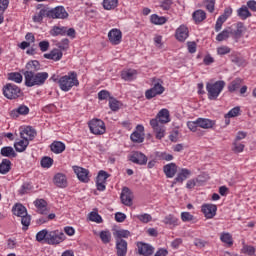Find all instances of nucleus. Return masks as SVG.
Instances as JSON below:
<instances>
[{"mask_svg": "<svg viewBox=\"0 0 256 256\" xmlns=\"http://www.w3.org/2000/svg\"><path fill=\"white\" fill-rule=\"evenodd\" d=\"M58 85L61 91L65 93L71 91L73 87H78L79 79H77V72H69L67 75L60 77Z\"/></svg>", "mask_w": 256, "mask_h": 256, "instance_id": "obj_3", "label": "nucleus"}, {"mask_svg": "<svg viewBox=\"0 0 256 256\" xmlns=\"http://www.w3.org/2000/svg\"><path fill=\"white\" fill-rule=\"evenodd\" d=\"M118 0H103V7L106 11H111L117 7Z\"/></svg>", "mask_w": 256, "mask_h": 256, "instance_id": "obj_45", "label": "nucleus"}, {"mask_svg": "<svg viewBox=\"0 0 256 256\" xmlns=\"http://www.w3.org/2000/svg\"><path fill=\"white\" fill-rule=\"evenodd\" d=\"M190 175H191L190 170L187 168H183L175 177L174 183H183V181H186V179H189Z\"/></svg>", "mask_w": 256, "mask_h": 256, "instance_id": "obj_27", "label": "nucleus"}, {"mask_svg": "<svg viewBox=\"0 0 256 256\" xmlns=\"http://www.w3.org/2000/svg\"><path fill=\"white\" fill-rule=\"evenodd\" d=\"M8 79L14 81V83H21L23 81V76L19 72H12L8 75Z\"/></svg>", "mask_w": 256, "mask_h": 256, "instance_id": "obj_47", "label": "nucleus"}, {"mask_svg": "<svg viewBox=\"0 0 256 256\" xmlns=\"http://www.w3.org/2000/svg\"><path fill=\"white\" fill-rule=\"evenodd\" d=\"M175 37L177 41L183 43L189 37V29L185 25H181L178 29H176Z\"/></svg>", "mask_w": 256, "mask_h": 256, "instance_id": "obj_21", "label": "nucleus"}, {"mask_svg": "<svg viewBox=\"0 0 256 256\" xmlns=\"http://www.w3.org/2000/svg\"><path fill=\"white\" fill-rule=\"evenodd\" d=\"M239 87H241V79L237 78L230 83V85L228 86V90L230 91V93H233V92L237 91V89H239Z\"/></svg>", "mask_w": 256, "mask_h": 256, "instance_id": "obj_48", "label": "nucleus"}, {"mask_svg": "<svg viewBox=\"0 0 256 256\" xmlns=\"http://www.w3.org/2000/svg\"><path fill=\"white\" fill-rule=\"evenodd\" d=\"M129 159L132 163H135L136 165H147V157L142 152L136 151L132 153Z\"/></svg>", "mask_w": 256, "mask_h": 256, "instance_id": "obj_17", "label": "nucleus"}, {"mask_svg": "<svg viewBox=\"0 0 256 256\" xmlns=\"http://www.w3.org/2000/svg\"><path fill=\"white\" fill-rule=\"evenodd\" d=\"M150 21L154 25H165V23H167V18L159 16L157 14H153L150 18Z\"/></svg>", "mask_w": 256, "mask_h": 256, "instance_id": "obj_41", "label": "nucleus"}, {"mask_svg": "<svg viewBox=\"0 0 256 256\" xmlns=\"http://www.w3.org/2000/svg\"><path fill=\"white\" fill-rule=\"evenodd\" d=\"M163 223L165 225H171L172 227H177L179 225V219L175 217L173 214L165 216Z\"/></svg>", "mask_w": 256, "mask_h": 256, "instance_id": "obj_40", "label": "nucleus"}, {"mask_svg": "<svg viewBox=\"0 0 256 256\" xmlns=\"http://www.w3.org/2000/svg\"><path fill=\"white\" fill-rule=\"evenodd\" d=\"M0 154L2 155V157H17V153L11 146H5L1 148Z\"/></svg>", "mask_w": 256, "mask_h": 256, "instance_id": "obj_37", "label": "nucleus"}, {"mask_svg": "<svg viewBox=\"0 0 256 256\" xmlns=\"http://www.w3.org/2000/svg\"><path fill=\"white\" fill-rule=\"evenodd\" d=\"M59 51H67L69 49V39L64 38L56 44Z\"/></svg>", "mask_w": 256, "mask_h": 256, "instance_id": "obj_52", "label": "nucleus"}, {"mask_svg": "<svg viewBox=\"0 0 256 256\" xmlns=\"http://www.w3.org/2000/svg\"><path fill=\"white\" fill-rule=\"evenodd\" d=\"M67 237L65 236V233L60 230H52L48 231V237L46 238V243L48 245H59L65 241Z\"/></svg>", "mask_w": 256, "mask_h": 256, "instance_id": "obj_8", "label": "nucleus"}, {"mask_svg": "<svg viewBox=\"0 0 256 256\" xmlns=\"http://www.w3.org/2000/svg\"><path fill=\"white\" fill-rule=\"evenodd\" d=\"M143 131H145V127L143 125H137L136 131H134L130 135V139L133 143H143L145 141V137L143 136Z\"/></svg>", "mask_w": 256, "mask_h": 256, "instance_id": "obj_15", "label": "nucleus"}, {"mask_svg": "<svg viewBox=\"0 0 256 256\" xmlns=\"http://www.w3.org/2000/svg\"><path fill=\"white\" fill-rule=\"evenodd\" d=\"M195 23H201L202 21H205L207 19V13L203 10H196L192 15Z\"/></svg>", "mask_w": 256, "mask_h": 256, "instance_id": "obj_38", "label": "nucleus"}, {"mask_svg": "<svg viewBox=\"0 0 256 256\" xmlns=\"http://www.w3.org/2000/svg\"><path fill=\"white\" fill-rule=\"evenodd\" d=\"M152 120H156L159 125H167V123L171 122L169 111L165 108L161 109Z\"/></svg>", "mask_w": 256, "mask_h": 256, "instance_id": "obj_14", "label": "nucleus"}, {"mask_svg": "<svg viewBox=\"0 0 256 256\" xmlns=\"http://www.w3.org/2000/svg\"><path fill=\"white\" fill-rule=\"evenodd\" d=\"M198 127L201 129H213L215 127V120L209 118H198Z\"/></svg>", "mask_w": 256, "mask_h": 256, "instance_id": "obj_26", "label": "nucleus"}, {"mask_svg": "<svg viewBox=\"0 0 256 256\" xmlns=\"http://www.w3.org/2000/svg\"><path fill=\"white\" fill-rule=\"evenodd\" d=\"M237 15L242 21H245L246 19H249V17H252L253 14H251L247 5H242L237 10Z\"/></svg>", "mask_w": 256, "mask_h": 256, "instance_id": "obj_28", "label": "nucleus"}, {"mask_svg": "<svg viewBox=\"0 0 256 256\" xmlns=\"http://www.w3.org/2000/svg\"><path fill=\"white\" fill-rule=\"evenodd\" d=\"M27 147H29V140L22 139L14 143V148L18 153H23Z\"/></svg>", "mask_w": 256, "mask_h": 256, "instance_id": "obj_34", "label": "nucleus"}, {"mask_svg": "<svg viewBox=\"0 0 256 256\" xmlns=\"http://www.w3.org/2000/svg\"><path fill=\"white\" fill-rule=\"evenodd\" d=\"M138 253L143 256H152L155 253V248L151 246V244H147L145 242H138Z\"/></svg>", "mask_w": 256, "mask_h": 256, "instance_id": "obj_13", "label": "nucleus"}, {"mask_svg": "<svg viewBox=\"0 0 256 256\" xmlns=\"http://www.w3.org/2000/svg\"><path fill=\"white\" fill-rule=\"evenodd\" d=\"M220 241L229 246L233 245V237L229 233H222L220 236Z\"/></svg>", "mask_w": 256, "mask_h": 256, "instance_id": "obj_50", "label": "nucleus"}, {"mask_svg": "<svg viewBox=\"0 0 256 256\" xmlns=\"http://www.w3.org/2000/svg\"><path fill=\"white\" fill-rule=\"evenodd\" d=\"M37 135V132L33 127L27 126L22 131H20V137L21 139H25L26 141H33L35 139V136Z\"/></svg>", "mask_w": 256, "mask_h": 256, "instance_id": "obj_20", "label": "nucleus"}, {"mask_svg": "<svg viewBox=\"0 0 256 256\" xmlns=\"http://www.w3.org/2000/svg\"><path fill=\"white\" fill-rule=\"evenodd\" d=\"M33 186L29 182H25L22 184L21 188L19 189L20 195H26V193H31Z\"/></svg>", "mask_w": 256, "mask_h": 256, "instance_id": "obj_51", "label": "nucleus"}, {"mask_svg": "<svg viewBox=\"0 0 256 256\" xmlns=\"http://www.w3.org/2000/svg\"><path fill=\"white\" fill-rule=\"evenodd\" d=\"M150 125L153 129L156 139L161 140V139H163V137H165L167 128H165L164 124H159V122H157V120H150Z\"/></svg>", "mask_w": 256, "mask_h": 256, "instance_id": "obj_10", "label": "nucleus"}, {"mask_svg": "<svg viewBox=\"0 0 256 256\" xmlns=\"http://www.w3.org/2000/svg\"><path fill=\"white\" fill-rule=\"evenodd\" d=\"M3 95L6 99L13 101L15 99H19V97H23V91L21 88L15 84L8 83L6 84L3 89Z\"/></svg>", "mask_w": 256, "mask_h": 256, "instance_id": "obj_6", "label": "nucleus"}, {"mask_svg": "<svg viewBox=\"0 0 256 256\" xmlns=\"http://www.w3.org/2000/svg\"><path fill=\"white\" fill-rule=\"evenodd\" d=\"M231 35H233L231 28H226L216 36V41H226Z\"/></svg>", "mask_w": 256, "mask_h": 256, "instance_id": "obj_39", "label": "nucleus"}, {"mask_svg": "<svg viewBox=\"0 0 256 256\" xmlns=\"http://www.w3.org/2000/svg\"><path fill=\"white\" fill-rule=\"evenodd\" d=\"M48 19H67L69 13L65 10L63 6H57L55 8H43L38 13H36L32 19L34 23H43V18Z\"/></svg>", "mask_w": 256, "mask_h": 256, "instance_id": "obj_1", "label": "nucleus"}, {"mask_svg": "<svg viewBox=\"0 0 256 256\" xmlns=\"http://www.w3.org/2000/svg\"><path fill=\"white\" fill-rule=\"evenodd\" d=\"M48 237H49V231L47 229H43L36 234V241H38V243H43V241L47 243Z\"/></svg>", "mask_w": 256, "mask_h": 256, "instance_id": "obj_43", "label": "nucleus"}, {"mask_svg": "<svg viewBox=\"0 0 256 256\" xmlns=\"http://www.w3.org/2000/svg\"><path fill=\"white\" fill-rule=\"evenodd\" d=\"M50 35H52V37H58V35L65 37V35H67V27L54 26L50 31Z\"/></svg>", "mask_w": 256, "mask_h": 256, "instance_id": "obj_31", "label": "nucleus"}, {"mask_svg": "<svg viewBox=\"0 0 256 256\" xmlns=\"http://www.w3.org/2000/svg\"><path fill=\"white\" fill-rule=\"evenodd\" d=\"M89 129L93 135H103L107 131L105 122L101 119H93L89 123Z\"/></svg>", "mask_w": 256, "mask_h": 256, "instance_id": "obj_9", "label": "nucleus"}, {"mask_svg": "<svg viewBox=\"0 0 256 256\" xmlns=\"http://www.w3.org/2000/svg\"><path fill=\"white\" fill-rule=\"evenodd\" d=\"M225 89V81L219 80L214 83L206 84V91L208 93V99L210 101H216L217 97L221 95V92Z\"/></svg>", "mask_w": 256, "mask_h": 256, "instance_id": "obj_5", "label": "nucleus"}, {"mask_svg": "<svg viewBox=\"0 0 256 256\" xmlns=\"http://www.w3.org/2000/svg\"><path fill=\"white\" fill-rule=\"evenodd\" d=\"M53 183L60 189L67 187V176L63 173H57L53 178Z\"/></svg>", "mask_w": 256, "mask_h": 256, "instance_id": "obj_22", "label": "nucleus"}, {"mask_svg": "<svg viewBox=\"0 0 256 256\" xmlns=\"http://www.w3.org/2000/svg\"><path fill=\"white\" fill-rule=\"evenodd\" d=\"M204 5L209 13H213V11H215V0H205Z\"/></svg>", "mask_w": 256, "mask_h": 256, "instance_id": "obj_57", "label": "nucleus"}, {"mask_svg": "<svg viewBox=\"0 0 256 256\" xmlns=\"http://www.w3.org/2000/svg\"><path fill=\"white\" fill-rule=\"evenodd\" d=\"M195 179H196L197 187H201V186L205 185V183H207V179H209V177L200 175Z\"/></svg>", "mask_w": 256, "mask_h": 256, "instance_id": "obj_64", "label": "nucleus"}, {"mask_svg": "<svg viewBox=\"0 0 256 256\" xmlns=\"http://www.w3.org/2000/svg\"><path fill=\"white\" fill-rule=\"evenodd\" d=\"M26 69V71H31V73H35V71H41V64L37 60H32L26 64Z\"/></svg>", "mask_w": 256, "mask_h": 256, "instance_id": "obj_36", "label": "nucleus"}, {"mask_svg": "<svg viewBox=\"0 0 256 256\" xmlns=\"http://www.w3.org/2000/svg\"><path fill=\"white\" fill-rule=\"evenodd\" d=\"M194 219V216L189 213V212H182L181 213V220L184 222V223H187L189 221H193Z\"/></svg>", "mask_w": 256, "mask_h": 256, "instance_id": "obj_61", "label": "nucleus"}, {"mask_svg": "<svg viewBox=\"0 0 256 256\" xmlns=\"http://www.w3.org/2000/svg\"><path fill=\"white\" fill-rule=\"evenodd\" d=\"M122 37H123V34L119 29H112L108 33V39L110 43H112V45H119V43H121Z\"/></svg>", "mask_w": 256, "mask_h": 256, "instance_id": "obj_18", "label": "nucleus"}, {"mask_svg": "<svg viewBox=\"0 0 256 256\" xmlns=\"http://www.w3.org/2000/svg\"><path fill=\"white\" fill-rule=\"evenodd\" d=\"M116 255L125 256L127 255V242L123 239H116Z\"/></svg>", "mask_w": 256, "mask_h": 256, "instance_id": "obj_23", "label": "nucleus"}, {"mask_svg": "<svg viewBox=\"0 0 256 256\" xmlns=\"http://www.w3.org/2000/svg\"><path fill=\"white\" fill-rule=\"evenodd\" d=\"M99 237L102 241V243H104V245H107V243H111V232L109 230H102L99 233Z\"/></svg>", "mask_w": 256, "mask_h": 256, "instance_id": "obj_42", "label": "nucleus"}, {"mask_svg": "<svg viewBox=\"0 0 256 256\" xmlns=\"http://www.w3.org/2000/svg\"><path fill=\"white\" fill-rule=\"evenodd\" d=\"M53 165V158L45 156L41 159V167L44 169H49Z\"/></svg>", "mask_w": 256, "mask_h": 256, "instance_id": "obj_49", "label": "nucleus"}, {"mask_svg": "<svg viewBox=\"0 0 256 256\" xmlns=\"http://www.w3.org/2000/svg\"><path fill=\"white\" fill-rule=\"evenodd\" d=\"M20 115H29V107L27 105L21 104L10 112L12 119H17Z\"/></svg>", "mask_w": 256, "mask_h": 256, "instance_id": "obj_19", "label": "nucleus"}, {"mask_svg": "<svg viewBox=\"0 0 256 256\" xmlns=\"http://www.w3.org/2000/svg\"><path fill=\"white\" fill-rule=\"evenodd\" d=\"M240 115H241V108L239 106H236L232 108L227 114H225V119L239 117Z\"/></svg>", "mask_w": 256, "mask_h": 256, "instance_id": "obj_44", "label": "nucleus"}, {"mask_svg": "<svg viewBox=\"0 0 256 256\" xmlns=\"http://www.w3.org/2000/svg\"><path fill=\"white\" fill-rule=\"evenodd\" d=\"M24 79L26 87H35L45 85V81L49 79V73L47 72H31L25 71L24 72Z\"/></svg>", "mask_w": 256, "mask_h": 256, "instance_id": "obj_2", "label": "nucleus"}, {"mask_svg": "<svg viewBox=\"0 0 256 256\" xmlns=\"http://www.w3.org/2000/svg\"><path fill=\"white\" fill-rule=\"evenodd\" d=\"M109 177V173L105 172L104 170H100L97 175L96 181L98 183H107V179H109Z\"/></svg>", "mask_w": 256, "mask_h": 256, "instance_id": "obj_46", "label": "nucleus"}, {"mask_svg": "<svg viewBox=\"0 0 256 256\" xmlns=\"http://www.w3.org/2000/svg\"><path fill=\"white\" fill-rule=\"evenodd\" d=\"M163 171L168 179H173L177 174V164L169 163L163 167Z\"/></svg>", "mask_w": 256, "mask_h": 256, "instance_id": "obj_24", "label": "nucleus"}, {"mask_svg": "<svg viewBox=\"0 0 256 256\" xmlns=\"http://www.w3.org/2000/svg\"><path fill=\"white\" fill-rule=\"evenodd\" d=\"M35 207H37L41 215L47 214V202L44 199H38L34 202Z\"/></svg>", "mask_w": 256, "mask_h": 256, "instance_id": "obj_33", "label": "nucleus"}, {"mask_svg": "<svg viewBox=\"0 0 256 256\" xmlns=\"http://www.w3.org/2000/svg\"><path fill=\"white\" fill-rule=\"evenodd\" d=\"M121 77L124 81H133L137 77V70L128 69L121 73Z\"/></svg>", "mask_w": 256, "mask_h": 256, "instance_id": "obj_30", "label": "nucleus"}, {"mask_svg": "<svg viewBox=\"0 0 256 256\" xmlns=\"http://www.w3.org/2000/svg\"><path fill=\"white\" fill-rule=\"evenodd\" d=\"M206 219H213L217 215V205L215 204H204L201 209Z\"/></svg>", "mask_w": 256, "mask_h": 256, "instance_id": "obj_16", "label": "nucleus"}, {"mask_svg": "<svg viewBox=\"0 0 256 256\" xmlns=\"http://www.w3.org/2000/svg\"><path fill=\"white\" fill-rule=\"evenodd\" d=\"M63 58V52L59 49H53L51 52L44 54V59H50L52 61H61Z\"/></svg>", "mask_w": 256, "mask_h": 256, "instance_id": "obj_25", "label": "nucleus"}, {"mask_svg": "<svg viewBox=\"0 0 256 256\" xmlns=\"http://www.w3.org/2000/svg\"><path fill=\"white\" fill-rule=\"evenodd\" d=\"M245 31H246L245 24H243V22H238L236 25V31L232 32V35H234V39L236 40L241 39Z\"/></svg>", "mask_w": 256, "mask_h": 256, "instance_id": "obj_32", "label": "nucleus"}, {"mask_svg": "<svg viewBox=\"0 0 256 256\" xmlns=\"http://www.w3.org/2000/svg\"><path fill=\"white\" fill-rule=\"evenodd\" d=\"M244 149L245 145H243L242 143L237 142V140L233 142L232 151H234V153H243Z\"/></svg>", "mask_w": 256, "mask_h": 256, "instance_id": "obj_55", "label": "nucleus"}, {"mask_svg": "<svg viewBox=\"0 0 256 256\" xmlns=\"http://www.w3.org/2000/svg\"><path fill=\"white\" fill-rule=\"evenodd\" d=\"M120 199L123 205H126V207H131V205H133V192H131V189L124 187L122 189Z\"/></svg>", "mask_w": 256, "mask_h": 256, "instance_id": "obj_12", "label": "nucleus"}, {"mask_svg": "<svg viewBox=\"0 0 256 256\" xmlns=\"http://www.w3.org/2000/svg\"><path fill=\"white\" fill-rule=\"evenodd\" d=\"M73 171L75 175H77L81 183H89L90 176H89V171L87 169L79 166H73Z\"/></svg>", "mask_w": 256, "mask_h": 256, "instance_id": "obj_11", "label": "nucleus"}, {"mask_svg": "<svg viewBox=\"0 0 256 256\" xmlns=\"http://www.w3.org/2000/svg\"><path fill=\"white\" fill-rule=\"evenodd\" d=\"M109 107L111 111H119V101L113 97H110Z\"/></svg>", "mask_w": 256, "mask_h": 256, "instance_id": "obj_56", "label": "nucleus"}, {"mask_svg": "<svg viewBox=\"0 0 256 256\" xmlns=\"http://www.w3.org/2000/svg\"><path fill=\"white\" fill-rule=\"evenodd\" d=\"M12 211L16 217H21V223L23 225V231H27L29 229V225H31V216L27 214V208L22 204H16Z\"/></svg>", "mask_w": 256, "mask_h": 256, "instance_id": "obj_4", "label": "nucleus"}, {"mask_svg": "<svg viewBox=\"0 0 256 256\" xmlns=\"http://www.w3.org/2000/svg\"><path fill=\"white\" fill-rule=\"evenodd\" d=\"M11 171V160L3 159L0 163V173L1 175H7Z\"/></svg>", "mask_w": 256, "mask_h": 256, "instance_id": "obj_35", "label": "nucleus"}, {"mask_svg": "<svg viewBox=\"0 0 256 256\" xmlns=\"http://www.w3.org/2000/svg\"><path fill=\"white\" fill-rule=\"evenodd\" d=\"M187 127L188 129H190V131L195 133L197 131V127H199L198 119H196L195 121H188Z\"/></svg>", "mask_w": 256, "mask_h": 256, "instance_id": "obj_59", "label": "nucleus"}, {"mask_svg": "<svg viewBox=\"0 0 256 256\" xmlns=\"http://www.w3.org/2000/svg\"><path fill=\"white\" fill-rule=\"evenodd\" d=\"M131 235V232L129 230H118L116 231V239H127Z\"/></svg>", "mask_w": 256, "mask_h": 256, "instance_id": "obj_58", "label": "nucleus"}, {"mask_svg": "<svg viewBox=\"0 0 256 256\" xmlns=\"http://www.w3.org/2000/svg\"><path fill=\"white\" fill-rule=\"evenodd\" d=\"M218 55H228V53H231V48L228 46H220L217 48Z\"/></svg>", "mask_w": 256, "mask_h": 256, "instance_id": "obj_63", "label": "nucleus"}, {"mask_svg": "<svg viewBox=\"0 0 256 256\" xmlns=\"http://www.w3.org/2000/svg\"><path fill=\"white\" fill-rule=\"evenodd\" d=\"M38 47L40 48V51H42V53H45V51H49V41L47 40H43L41 42H39Z\"/></svg>", "mask_w": 256, "mask_h": 256, "instance_id": "obj_62", "label": "nucleus"}, {"mask_svg": "<svg viewBox=\"0 0 256 256\" xmlns=\"http://www.w3.org/2000/svg\"><path fill=\"white\" fill-rule=\"evenodd\" d=\"M50 149H51L52 153L59 155V153H63V151H65V143H63L61 141H54L50 145Z\"/></svg>", "mask_w": 256, "mask_h": 256, "instance_id": "obj_29", "label": "nucleus"}, {"mask_svg": "<svg viewBox=\"0 0 256 256\" xmlns=\"http://www.w3.org/2000/svg\"><path fill=\"white\" fill-rule=\"evenodd\" d=\"M89 219L94 223H103V218L97 212H90Z\"/></svg>", "mask_w": 256, "mask_h": 256, "instance_id": "obj_54", "label": "nucleus"}, {"mask_svg": "<svg viewBox=\"0 0 256 256\" xmlns=\"http://www.w3.org/2000/svg\"><path fill=\"white\" fill-rule=\"evenodd\" d=\"M111 94L109 93V91L107 90H101L99 93H98V99L100 101H105V99H111Z\"/></svg>", "mask_w": 256, "mask_h": 256, "instance_id": "obj_60", "label": "nucleus"}, {"mask_svg": "<svg viewBox=\"0 0 256 256\" xmlns=\"http://www.w3.org/2000/svg\"><path fill=\"white\" fill-rule=\"evenodd\" d=\"M152 85L153 87L146 90L145 92L146 99H153V97H157V95H163V93H165V87H163V80L153 78Z\"/></svg>", "mask_w": 256, "mask_h": 256, "instance_id": "obj_7", "label": "nucleus"}, {"mask_svg": "<svg viewBox=\"0 0 256 256\" xmlns=\"http://www.w3.org/2000/svg\"><path fill=\"white\" fill-rule=\"evenodd\" d=\"M136 218H138L141 221V223H149V222L153 221V217L147 213L138 214V215H136Z\"/></svg>", "mask_w": 256, "mask_h": 256, "instance_id": "obj_53", "label": "nucleus"}]
</instances>
